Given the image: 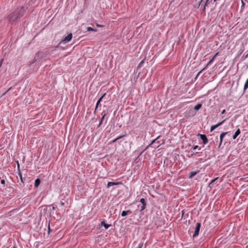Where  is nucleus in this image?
<instances>
[{
  "label": "nucleus",
  "mask_w": 248,
  "mask_h": 248,
  "mask_svg": "<svg viewBox=\"0 0 248 248\" xmlns=\"http://www.w3.org/2000/svg\"><path fill=\"white\" fill-rule=\"evenodd\" d=\"M243 57H244L245 59L247 58L248 57V53L245 55H244Z\"/></svg>",
  "instance_id": "nucleus-30"
},
{
  "label": "nucleus",
  "mask_w": 248,
  "mask_h": 248,
  "mask_svg": "<svg viewBox=\"0 0 248 248\" xmlns=\"http://www.w3.org/2000/svg\"><path fill=\"white\" fill-rule=\"evenodd\" d=\"M40 184V180L39 178L36 179L35 180L34 182V186L36 187H37Z\"/></svg>",
  "instance_id": "nucleus-15"
},
{
  "label": "nucleus",
  "mask_w": 248,
  "mask_h": 248,
  "mask_svg": "<svg viewBox=\"0 0 248 248\" xmlns=\"http://www.w3.org/2000/svg\"><path fill=\"white\" fill-rule=\"evenodd\" d=\"M225 120H226V119H224V120H223L222 121L217 123V124H216L215 125H212L211 127L210 131L211 132L213 131L215 129L217 128L219 125H221L225 121Z\"/></svg>",
  "instance_id": "nucleus-7"
},
{
  "label": "nucleus",
  "mask_w": 248,
  "mask_h": 248,
  "mask_svg": "<svg viewBox=\"0 0 248 248\" xmlns=\"http://www.w3.org/2000/svg\"><path fill=\"white\" fill-rule=\"evenodd\" d=\"M52 231V230L50 229L49 225H48V233H49Z\"/></svg>",
  "instance_id": "nucleus-31"
},
{
  "label": "nucleus",
  "mask_w": 248,
  "mask_h": 248,
  "mask_svg": "<svg viewBox=\"0 0 248 248\" xmlns=\"http://www.w3.org/2000/svg\"><path fill=\"white\" fill-rule=\"evenodd\" d=\"M219 54V52H217L213 57V58L210 60V61L208 62V63L207 64V65H206V66L203 68L202 69L201 71H200L198 74H197V76H198L200 74H201L203 70H204L205 69H206L207 67L210 65L215 60V58H216V57Z\"/></svg>",
  "instance_id": "nucleus-3"
},
{
  "label": "nucleus",
  "mask_w": 248,
  "mask_h": 248,
  "mask_svg": "<svg viewBox=\"0 0 248 248\" xmlns=\"http://www.w3.org/2000/svg\"><path fill=\"white\" fill-rule=\"evenodd\" d=\"M17 168H18V175L20 177V183H19V184L20 185H21V184H23L24 182H23V178H22V174L20 170V166H19V164L18 161L17 162Z\"/></svg>",
  "instance_id": "nucleus-6"
},
{
  "label": "nucleus",
  "mask_w": 248,
  "mask_h": 248,
  "mask_svg": "<svg viewBox=\"0 0 248 248\" xmlns=\"http://www.w3.org/2000/svg\"><path fill=\"white\" fill-rule=\"evenodd\" d=\"M129 212H131L130 210H128L127 211H123L122 212L121 215L122 217H125L127 215L128 213Z\"/></svg>",
  "instance_id": "nucleus-16"
},
{
  "label": "nucleus",
  "mask_w": 248,
  "mask_h": 248,
  "mask_svg": "<svg viewBox=\"0 0 248 248\" xmlns=\"http://www.w3.org/2000/svg\"><path fill=\"white\" fill-rule=\"evenodd\" d=\"M217 0H214V1H216Z\"/></svg>",
  "instance_id": "nucleus-41"
},
{
  "label": "nucleus",
  "mask_w": 248,
  "mask_h": 248,
  "mask_svg": "<svg viewBox=\"0 0 248 248\" xmlns=\"http://www.w3.org/2000/svg\"><path fill=\"white\" fill-rule=\"evenodd\" d=\"M202 105L201 104H198L194 107V109L196 110H198L202 108Z\"/></svg>",
  "instance_id": "nucleus-17"
},
{
  "label": "nucleus",
  "mask_w": 248,
  "mask_h": 248,
  "mask_svg": "<svg viewBox=\"0 0 248 248\" xmlns=\"http://www.w3.org/2000/svg\"><path fill=\"white\" fill-rule=\"evenodd\" d=\"M145 207L146 206H143V205H142L140 211L141 212L142 211H143L145 208Z\"/></svg>",
  "instance_id": "nucleus-25"
},
{
  "label": "nucleus",
  "mask_w": 248,
  "mask_h": 248,
  "mask_svg": "<svg viewBox=\"0 0 248 248\" xmlns=\"http://www.w3.org/2000/svg\"><path fill=\"white\" fill-rule=\"evenodd\" d=\"M120 184V182H108V185H107V187L108 188H109L110 187V186H116V185H118L119 184Z\"/></svg>",
  "instance_id": "nucleus-10"
},
{
  "label": "nucleus",
  "mask_w": 248,
  "mask_h": 248,
  "mask_svg": "<svg viewBox=\"0 0 248 248\" xmlns=\"http://www.w3.org/2000/svg\"><path fill=\"white\" fill-rule=\"evenodd\" d=\"M199 135H200L201 139L202 140L203 144L204 145L207 144L208 142V139H207L206 136L205 135H202V134H199Z\"/></svg>",
  "instance_id": "nucleus-8"
},
{
  "label": "nucleus",
  "mask_w": 248,
  "mask_h": 248,
  "mask_svg": "<svg viewBox=\"0 0 248 248\" xmlns=\"http://www.w3.org/2000/svg\"><path fill=\"white\" fill-rule=\"evenodd\" d=\"M217 179V178H216L214 179H213L212 181H211V183L214 182Z\"/></svg>",
  "instance_id": "nucleus-34"
},
{
  "label": "nucleus",
  "mask_w": 248,
  "mask_h": 248,
  "mask_svg": "<svg viewBox=\"0 0 248 248\" xmlns=\"http://www.w3.org/2000/svg\"><path fill=\"white\" fill-rule=\"evenodd\" d=\"M101 224L102 226H103L106 229H108L111 226V225L106 224L105 221H102Z\"/></svg>",
  "instance_id": "nucleus-13"
},
{
  "label": "nucleus",
  "mask_w": 248,
  "mask_h": 248,
  "mask_svg": "<svg viewBox=\"0 0 248 248\" xmlns=\"http://www.w3.org/2000/svg\"><path fill=\"white\" fill-rule=\"evenodd\" d=\"M60 204L61 205V206H63L64 205V202H61Z\"/></svg>",
  "instance_id": "nucleus-32"
},
{
  "label": "nucleus",
  "mask_w": 248,
  "mask_h": 248,
  "mask_svg": "<svg viewBox=\"0 0 248 248\" xmlns=\"http://www.w3.org/2000/svg\"><path fill=\"white\" fill-rule=\"evenodd\" d=\"M203 0H200L198 3V7L200 6L201 3L202 2V1H203Z\"/></svg>",
  "instance_id": "nucleus-26"
},
{
  "label": "nucleus",
  "mask_w": 248,
  "mask_h": 248,
  "mask_svg": "<svg viewBox=\"0 0 248 248\" xmlns=\"http://www.w3.org/2000/svg\"><path fill=\"white\" fill-rule=\"evenodd\" d=\"M248 88V78L247 79L244 87V90H246Z\"/></svg>",
  "instance_id": "nucleus-21"
},
{
  "label": "nucleus",
  "mask_w": 248,
  "mask_h": 248,
  "mask_svg": "<svg viewBox=\"0 0 248 248\" xmlns=\"http://www.w3.org/2000/svg\"><path fill=\"white\" fill-rule=\"evenodd\" d=\"M183 214H184V212H183V211H182V216L183 215Z\"/></svg>",
  "instance_id": "nucleus-40"
},
{
  "label": "nucleus",
  "mask_w": 248,
  "mask_h": 248,
  "mask_svg": "<svg viewBox=\"0 0 248 248\" xmlns=\"http://www.w3.org/2000/svg\"><path fill=\"white\" fill-rule=\"evenodd\" d=\"M198 148V145H195L192 148L193 150H196L197 149V148Z\"/></svg>",
  "instance_id": "nucleus-27"
},
{
  "label": "nucleus",
  "mask_w": 248,
  "mask_h": 248,
  "mask_svg": "<svg viewBox=\"0 0 248 248\" xmlns=\"http://www.w3.org/2000/svg\"><path fill=\"white\" fill-rule=\"evenodd\" d=\"M205 6H206V5H204V7H203V8L202 9L203 11H205Z\"/></svg>",
  "instance_id": "nucleus-36"
},
{
  "label": "nucleus",
  "mask_w": 248,
  "mask_h": 248,
  "mask_svg": "<svg viewBox=\"0 0 248 248\" xmlns=\"http://www.w3.org/2000/svg\"><path fill=\"white\" fill-rule=\"evenodd\" d=\"M0 183H1V184H3V185L5 183V180H3V179L1 180V181H0Z\"/></svg>",
  "instance_id": "nucleus-28"
},
{
  "label": "nucleus",
  "mask_w": 248,
  "mask_h": 248,
  "mask_svg": "<svg viewBox=\"0 0 248 248\" xmlns=\"http://www.w3.org/2000/svg\"><path fill=\"white\" fill-rule=\"evenodd\" d=\"M156 140V139L153 140L152 141V142L151 143V144H149V145H148L146 148H145L143 150V151L141 152V153L140 154V155H141L142 153H143L144 151H145L147 150V149L148 148V147H149V146H150L151 144H153V143L155 142V141Z\"/></svg>",
  "instance_id": "nucleus-22"
},
{
  "label": "nucleus",
  "mask_w": 248,
  "mask_h": 248,
  "mask_svg": "<svg viewBox=\"0 0 248 248\" xmlns=\"http://www.w3.org/2000/svg\"><path fill=\"white\" fill-rule=\"evenodd\" d=\"M98 105H99V104H98V103H96V106H95V111H96V109H97V108H98Z\"/></svg>",
  "instance_id": "nucleus-29"
},
{
  "label": "nucleus",
  "mask_w": 248,
  "mask_h": 248,
  "mask_svg": "<svg viewBox=\"0 0 248 248\" xmlns=\"http://www.w3.org/2000/svg\"><path fill=\"white\" fill-rule=\"evenodd\" d=\"M140 202L142 203V205H143V206H146V205L145 200L144 198H141L140 200Z\"/></svg>",
  "instance_id": "nucleus-20"
},
{
  "label": "nucleus",
  "mask_w": 248,
  "mask_h": 248,
  "mask_svg": "<svg viewBox=\"0 0 248 248\" xmlns=\"http://www.w3.org/2000/svg\"><path fill=\"white\" fill-rule=\"evenodd\" d=\"M106 93H104L101 97L99 99V100L97 101V103L99 104L100 102L102 101V99L104 98V97L105 96Z\"/></svg>",
  "instance_id": "nucleus-23"
},
{
  "label": "nucleus",
  "mask_w": 248,
  "mask_h": 248,
  "mask_svg": "<svg viewBox=\"0 0 248 248\" xmlns=\"http://www.w3.org/2000/svg\"><path fill=\"white\" fill-rule=\"evenodd\" d=\"M25 10L23 7H17L13 12L7 17L9 22L12 24L16 22L17 20L24 15Z\"/></svg>",
  "instance_id": "nucleus-1"
},
{
  "label": "nucleus",
  "mask_w": 248,
  "mask_h": 248,
  "mask_svg": "<svg viewBox=\"0 0 248 248\" xmlns=\"http://www.w3.org/2000/svg\"><path fill=\"white\" fill-rule=\"evenodd\" d=\"M201 226V225L200 223L198 222L196 223V227L195 229V232L193 235V237H195L199 235Z\"/></svg>",
  "instance_id": "nucleus-4"
},
{
  "label": "nucleus",
  "mask_w": 248,
  "mask_h": 248,
  "mask_svg": "<svg viewBox=\"0 0 248 248\" xmlns=\"http://www.w3.org/2000/svg\"><path fill=\"white\" fill-rule=\"evenodd\" d=\"M72 33H69L67 36H66L64 39H63L62 40V41L61 42V43H63L64 44H65L68 42H69L70 41H71V40L72 39Z\"/></svg>",
  "instance_id": "nucleus-5"
},
{
  "label": "nucleus",
  "mask_w": 248,
  "mask_h": 248,
  "mask_svg": "<svg viewBox=\"0 0 248 248\" xmlns=\"http://www.w3.org/2000/svg\"><path fill=\"white\" fill-rule=\"evenodd\" d=\"M13 248H15V247H14Z\"/></svg>",
  "instance_id": "nucleus-42"
},
{
  "label": "nucleus",
  "mask_w": 248,
  "mask_h": 248,
  "mask_svg": "<svg viewBox=\"0 0 248 248\" xmlns=\"http://www.w3.org/2000/svg\"><path fill=\"white\" fill-rule=\"evenodd\" d=\"M97 26L98 27H100V26H101L100 25H98V24H97Z\"/></svg>",
  "instance_id": "nucleus-39"
},
{
  "label": "nucleus",
  "mask_w": 248,
  "mask_h": 248,
  "mask_svg": "<svg viewBox=\"0 0 248 248\" xmlns=\"http://www.w3.org/2000/svg\"><path fill=\"white\" fill-rule=\"evenodd\" d=\"M198 173V171H191L190 172L189 178H192L195 175H196Z\"/></svg>",
  "instance_id": "nucleus-14"
},
{
  "label": "nucleus",
  "mask_w": 248,
  "mask_h": 248,
  "mask_svg": "<svg viewBox=\"0 0 248 248\" xmlns=\"http://www.w3.org/2000/svg\"><path fill=\"white\" fill-rule=\"evenodd\" d=\"M228 133V132H222L220 135V143H219V147L221 145L222 142V141H223V138L225 137V136Z\"/></svg>",
  "instance_id": "nucleus-9"
},
{
  "label": "nucleus",
  "mask_w": 248,
  "mask_h": 248,
  "mask_svg": "<svg viewBox=\"0 0 248 248\" xmlns=\"http://www.w3.org/2000/svg\"><path fill=\"white\" fill-rule=\"evenodd\" d=\"M225 112H226L225 109H223V110L222 111L221 113H222V114H224V113H225Z\"/></svg>",
  "instance_id": "nucleus-35"
},
{
  "label": "nucleus",
  "mask_w": 248,
  "mask_h": 248,
  "mask_svg": "<svg viewBox=\"0 0 248 248\" xmlns=\"http://www.w3.org/2000/svg\"><path fill=\"white\" fill-rule=\"evenodd\" d=\"M242 6H244V2L242 0Z\"/></svg>",
  "instance_id": "nucleus-38"
},
{
  "label": "nucleus",
  "mask_w": 248,
  "mask_h": 248,
  "mask_svg": "<svg viewBox=\"0 0 248 248\" xmlns=\"http://www.w3.org/2000/svg\"><path fill=\"white\" fill-rule=\"evenodd\" d=\"M105 115H106V113H104V114H103V115L102 117V118H101V121H100V124H99V125H100L102 124V122H103V120H104V117H105Z\"/></svg>",
  "instance_id": "nucleus-24"
},
{
  "label": "nucleus",
  "mask_w": 248,
  "mask_h": 248,
  "mask_svg": "<svg viewBox=\"0 0 248 248\" xmlns=\"http://www.w3.org/2000/svg\"><path fill=\"white\" fill-rule=\"evenodd\" d=\"M49 50H44L42 51L38 52L35 55L33 63L39 59L46 57L48 53Z\"/></svg>",
  "instance_id": "nucleus-2"
},
{
  "label": "nucleus",
  "mask_w": 248,
  "mask_h": 248,
  "mask_svg": "<svg viewBox=\"0 0 248 248\" xmlns=\"http://www.w3.org/2000/svg\"><path fill=\"white\" fill-rule=\"evenodd\" d=\"M133 244L135 247L134 248H141L143 246L142 243H140V244H138L136 242H134Z\"/></svg>",
  "instance_id": "nucleus-11"
},
{
  "label": "nucleus",
  "mask_w": 248,
  "mask_h": 248,
  "mask_svg": "<svg viewBox=\"0 0 248 248\" xmlns=\"http://www.w3.org/2000/svg\"><path fill=\"white\" fill-rule=\"evenodd\" d=\"M125 136V135H121L119 137H118V138H117L116 139H114L113 141H112V142H116V141H117L119 139H121L122 138H123V137H124V136Z\"/></svg>",
  "instance_id": "nucleus-19"
},
{
  "label": "nucleus",
  "mask_w": 248,
  "mask_h": 248,
  "mask_svg": "<svg viewBox=\"0 0 248 248\" xmlns=\"http://www.w3.org/2000/svg\"><path fill=\"white\" fill-rule=\"evenodd\" d=\"M208 1H209V0H206L204 5H206L207 4Z\"/></svg>",
  "instance_id": "nucleus-33"
},
{
  "label": "nucleus",
  "mask_w": 248,
  "mask_h": 248,
  "mask_svg": "<svg viewBox=\"0 0 248 248\" xmlns=\"http://www.w3.org/2000/svg\"><path fill=\"white\" fill-rule=\"evenodd\" d=\"M52 209L53 210H55L56 209V207H55V206H52Z\"/></svg>",
  "instance_id": "nucleus-37"
},
{
  "label": "nucleus",
  "mask_w": 248,
  "mask_h": 248,
  "mask_svg": "<svg viewBox=\"0 0 248 248\" xmlns=\"http://www.w3.org/2000/svg\"><path fill=\"white\" fill-rule=\"evenodd\" d=\"M87 31H97V30L95 29H93L91 27H88L87 28Z\"/></svg>",
  "instance_id": "nucleus-18"
},
{
  "label": "nucleus",
  "mask_w": 248,
  "mask_h": 248,
  "mask_svg": "<svg viewBox=\"0 0 248 248\" xmlns=\"http://www.w3.org/2000/svg\"><path fill=\"white\" fill-rule=\"evenodd\" d=\"M241 131L239 129H238L235 132L234 134L232 136V139L233 140L235 139L240 134Z\"/></svg>",
  "instance_id": "nucleus-12"
}]
</instances>
